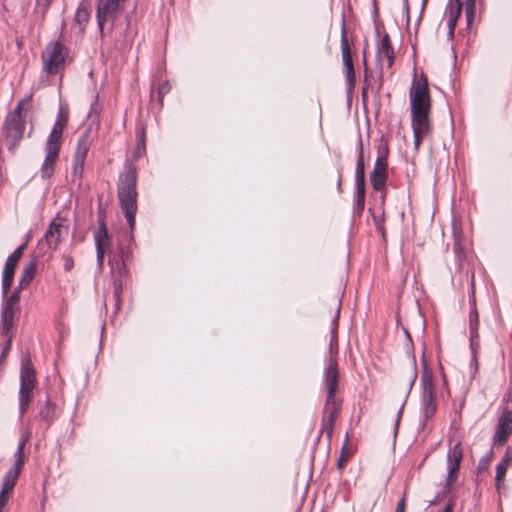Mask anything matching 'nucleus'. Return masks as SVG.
I'll return each mask as SVG.
<instances>
[{"label": "nucleus", "mask_w": 512, "mask_h": 512, "mask_svg": "<svg viewBox=\"0 0 512 512\" xmlns=\"http://www.w3.org/2000/svg\"><path fill=\"white\" fill-rule=\"evenodd\" d=\"M339 314H340V303L337 305L336 314L332 320L331 339H330L331 352L333 351L334 347H337V345H338L337 329H338Z\"/></svg>", "instance_id": "nucleus-30"}, {"label": "nucleus", "mask_w": 512, "mask_h": 512, "mask_svg": "<svg viewBox=\"0 0 512 512\" xmlns=\"http://www.w3.org/2000/svg\"><path fill=\"white\" fill-rule=\"evenodd\" d=\"M65 126L61 123L55 122L53 128L48 136L46 142V156L41 166V177L43 179L50 178L54 173V166L59 157L61 145H62V135Z\"/></svg>", "instance_id": "nucleus-3"}, {"label": "nucleus", "mask_w": 512, "mask_h": 512, "mask_svg": "<svg viewBox=\"0 0 512 512\" xmlns=\"http://www.w3.org/2000/svg\"><path fill=\"white\" fill-rule=\"evenodd\" d=\"M12 491H5V488H2L0 491V512L5 507L9 500V495Z\"/></svg>", "instance_id": "nucleus-41"}, {"label": "nucleus", "mask_w": 512, "mask_h": 512, "mask_svg": "<svg viewBox=\"0 0 512 512\" xmlns=\"http://www.w3.org/2000/svg\"><path fill=\"white\" fill-rule=\"evenodd\" d=\"M119 6L120 0H99L96 17L102 37L107 23L109 24L108 30L112 31Z\"/></svg>", "instance_id": "nucleus-8"}, {"label": "nucleus", "mask_w": 512, "mask_h": 512, "mask_svg": "<svg viewBox=\"0 0 512 512\" xmlns=\"http://www.w3.org/2000/svg\"><path fill=\"white\" fill-rule=\"evenodd\" d=\"M340 407V404H325L321 433H326L328 440H330L333 435L334 424L340 411Z\"/></svg>", "instance_id": "nucleus-18"}, {"label": "nucleus", "mask_w": 512, "mask_h": 512, "mask_svg": "<svg viewBox=\"0 0 512 512\" xmlns=\"http://www.w3.org/2000/svg\"><path fill=\"white\" fill-rule=\"evenodd\" d=\"M128 238L129 241H132V235L130 234L129 236H126Z\"/></svg>", "instance_id": "nucleus-55"}, {"label": "nucleus", "mask_w": 512, "mask_h": 512, "mask_svg": "<svg viewBox=\"0 0 512 512\" xmlns=\"http://www.w3.org/2000/svg\"><path fill=\"white\" fill-rule=\"evenodd\" d=\"M95 245L96 248L100 247L103 249H108L110 247L108 231L103 219H99V227L95 234Z\"/></svg>", "instance_id": "nucleus-26"}, {"label": "nucleus", "mask_w": 512, "mask_h": 512, "mask_svg": "<svg viewBox=\"0 0 512 512\" xmlns=\"http://www.w3.org/2000/svg\"><path fill=\"white\" fill-rule=\"evenodd\" d=\"M89 149H90L89 135H88V133H84L78 139V143H77V147H76V151H75L73 159L77 160V161L85 162Z\"/></svg>", "instance_id": "nucleus-25"}, {"label": "nucleus", "mask_w": 512, "mask_h": 512, "mask_svg": "<svg viewBox=\"0 0 512 512\" xmlns=\"http://www.w3.org/2000/svg\"><path fill=\"white\" fill-rule=\"evenodd\" d=\"M26 126L25 118L7 115L4 124V134L8 144V149L15 153L18 143L22 140Z\"/></svg>", "instance_id": "nucleus-7"}, {"label": "nucleus", "mask_w": 512, "mask_h": 512, "mask_svg": "<svg viewBox=\"0 0 512 512\" xmlns=\"http://www.w3.org/2000/svg\"><path fill=\"white\" fill-rule=\"evenodd\" d=\"M462 457H463V453H462L461 444L456 443L452 448H450L448 455H447L448 474H447L446 489L448 491L451 490L452 485L457 480Z\"/></svg>", "instance_id": "nucleus-14"}, {"label": "nucleus", "mask_w": 512, "mask_h": 512, "mask_svg": "<svg viewBox=\"0 0 512 512\" xmlns=\"http://www.w3.org/2000/svg\"><path fill=\"white\" fill-rule=\"evenodd\" d=\"M36 384V373L30 358H24L20 371V392L32 393Z\"/></svg>", "instance_id": "nucleus-16"}, {"label": "nucleus", "mask_w": 512, "mask_h": 512, "mask_svg": "<svg viewBox=\"0 0 512 512\" xmlns=\"http://www.w3.org/2000/svg\"><path fill=\"white\" fill-rule=\"evenodd\" d=\"M421 381L423 386L422 412L424 422L426 423L434 416L437 409L433 376L432 372L427 368L426 363H424V370L422 373Z\"/></svg>", "instance_id": "nucleus-5"}, {"label": "nucleus", "mask_w": 512, "mask_h": 512, "mask_svg": "<svg viewBox=\"0 0 512 512\" xmlns=\"http://www.w3.org/2000/svg\"><path fill=\"white\" fill-rule=\"evenodd\" d=\"M457 20L454 17H448L447 25L449 30H455Z\"/></svg>", "instance_id": "nucleus-47"}, {"label": "nucleus", "mask_w": 512, "mask_h": 512, "mask_svg": "<svg viewBox=\"0 0 512 512\" xmlns=\"http://www.w3.org/2000/svg\"><path fill=\"white\" fill-rule=\"evenodd\" d=\"M31 235L28 234L25 242L17 247L6 259L2 275V295L6 296L14 280L15 269L27 245Z\"/></svg>", "instance_id": "nucleus-6"}, {"label": "nucleus", "mask_w": 512, "mask_h": 512, "mask_svg": "<svg viewBox=\"0 0 512 512\" xmlns=\"http://www.w3.org/2000/svg\"><path fill=\"white\" fill-rule=\"evenodd\" d=\"M512 434V411L507 408L502 410L498 419L495 434L493 436L494 446H503Z\"/></svg>", "instance_id": "nucleus-13"}, {"label": "nucleus", "mask_w": 512, "mask_h": 512, "mask_svg": "<svg viewBox=\"0 0 512 512\" xmlns=\"http://www.w3.org/2000/svg\"><path fill=\"white\" fill-rule=\"evenodd\" d=\"M475 1L476 0H455V4L450 5L448 17H454L458 20L461 14V8L465 5V13L468 26L473 22L475 16Z\"/></svg>", "instance_id": "nucleus-19"}, {"label": "nucleus", "mask_w": 512, "mask_h": 512, "mask_svg": "<svg viewBox=\"0 0 512 512\" xmlns=\"http://www.w3.org/2000/svg\"><path fill=\"white\" fill-rule=\"evenodd\" d=\"M405 6H406V10L408 11V10H409V7H408V0H405Z\"/></svg>", "instance_id": "nucleus-54"}, {"label": "nucleus", "mask_w": 512, "mask_h": 512, "mask_svg": "<svg viewBox=\"0 0 512 512\" xmlns=\"http://www.w3.org/2000/svg\"><path fill=\"white\" fill-rule=\"evenodd\" d=\"M406 510V499L403 497L400 499L396 505V509L394 512H405Z\"/></svg>", "instance_id": "nucleus-45"}, {"label": "nucleus", "mask_w": 512, "mask_h": 512, "mask_svg": "<svg viewBox=\"0 0 512 512\" xmlns=\"http://www.w3.org/2000/svg\"><path fill=\"white\" fill-rule=\"evenodd\" d=\"M453 506H454V505H453V503H449V504L445 507V509H444V511H443V512H453Z\"/></svg>", "instance_id": "nucleus-49"}, {"label": "nucleus", "mask_w": 512, "mask_h": 512, "mask_svg": "<svg viewBox=\"0 0 512 512\" xmlns=\"http://www.w3.org/2000/svg\"><path fill=\"white\" fill-rule=\"evenodd\" d=\"M66 47L59 41L49 42L42 52L43 69L50 75L61 72L65 67Z\"/></svg>", "instance_id": "nucleus-4"}, {"label": "nucleus", "mask_w": 512, "mask_h": 512, "mask_svg": "<svg viewBox=\"0 0 512 512\" xmlns=\"http://www.w3.org/2000/svg\"><path fill=\"white\" fill-rule=\"evenodd\" d=\"M105 252H106V249H103L100 247L96 248L97 263H98L99 268L103 267Z\"/></svg>", "instance_id": "nucleus-44"}, {"label": "nucleus", "mask_w": 512, "mask_h": 512, "mask_svg": "<svg viewBox=\"0 0 512 512\" xmlns=\"http://www.w3.org/2000/svg\"><path fill=\"white\" fill-rule=\"evenodd\" d=\"M417 378V374L415 373L414 376H413V380H412V383L414 382V380Z\"/></svg>", "instance_id": "nucleus-56"}, {"label": "nucleus", "mask_w": 512, "mask_h": 512, "mask_svg": "<svg viewBox=\"0 0 512 512\" xmlns=\"http://www.w3.org/2000/svg\"><path fill=\"white\" fill-rule=\"evenodd\" d=\"M31 394L32 393H25L19 391V410L21 415H23L28 409Z\"/></svg>", "instance_id": "nucleus-34"}, {"label": "nucleus", "mask_w": 512, "mask_h": 512, "mask_svg": "<svg viewBox=\"0 0 512 512\" xmlns=\"http://www.w3.org/2000/svg\"><path fill=\"white\" fill-rule=\"evenodd\" d=\"M365 95H366V85L362 89V96H363V98L365 97Z\"/></svg>", "instance_id": "nucleus-51"}, {"label": "nucleus", "mask_w": 512, "mask_h": 512, "mask_svg": "<svg viewBox=\"0 0 512 512\" xmlns=\"http://www.w3.org/2000/svg\"><path fill=\"white\" fill-rule=\"evenodd\" d=\"M53 0H36L37 7L42 9V16L44 17L47 13Z\"/></svg>", "instance_id": "nucleus-42"}, {"label": "nucleus", "mask_w": 512, "mask_h": 512, "mask_svg": "<svg viewBox=\"0 0 512 512\" xmlns=\"http://www.w3.org/2000/svg\"><path fill=\"white\" fill-rule=\"evenodd\" d=\"M511 462H512V449L508 448L506 450L505 456L503 457L501 462L496 467V477H495V480H496V487H497L498 490L501 487V483L504 480V477H505L506 472H507V468H508V466L510 465Z\"/></svg>", "instance_id": "nucleus-24"}, {"label": "nucleus", "mask_w": 512, "mask_h": 512, "mask_svg": "<svg viewBox=\"0 0 512 512\" xmlns=\"http://www.w3.org/2000/svg\"><path fill=\"white\" fill-rule=\"evenodd\" d=\"M84 165L85 162L83 161H77L73 159V167H72V181L74 183L78 182L80 185L81 179L84 172Z\"/></svg>", "instance_id": "nucleus-31"}, {"label": "nucleus", "mask_w": 512, "mask_h": 512, "mask_svg": "<svg viewBox=\"0 0 512 512\" xmlns=\"http://www.w3.org/2000/svg\"><path fill=\"white\" fill-rule=\"evenodd\" d=\"M386 153H379L370 175V182L375 191L382 190L387 179L388 163Z\"/></svg>", "instance_id": "nucleus-15"}, {"label": "nucleus", "mask_w": 512, "mask_h": 512, "mask_svg": "<svg viewBox=\"0 0 512 512\" xmlns=\"http://www.w3.org/2000/svg\"><path fill=\"white\" fill-rule=\"evenodd\" d=\"M19 310L2 306L1 321H0V335H11L15 314Z\"/></svg>", "instance_id": "nucleus-22"}, {"label": "nucleus", "mask_w": 512, "mask_h": 512, "mask_svg": "<svg viewBox=\"0 0 512 512\" xmlns=\"http://www.w3.org/2000/svg\"><path fill=\"white\" fill-rule=\"evenodd\" d=\"M428 0H422V8H424L427 4Z\"/></svg>", "instance_id": "nucleus-53"}, {"label": "nucleus", "mask_w": 512, "mask_h": 512, "mask_svg": "<svg viewBox=\"0 0 512 512\" xmlns=\"http://www.w3.org/2000/svg\"><path fill=\"white\" fill-rule=\"evenodd\" d=\"M137 137V153L140 154L145 150V134L143 129L138 133Z\"/></svg>", "instance_id": "nucleus-38"}, {"label": "nucleus", "mask_w": 512, "mask_h": 512, "mask_svg": "<svg viewBox=\"0 0 512 512\" xmlns=\"http://www.w3.org/2000/svg\"><path fill=\"white\" fill-rule=\"evenodd\" d=\"M448 34H449V37L452 38L454 35V30H449Z\"/></svg>", "instance_id": "nucleus-52"}, {"label": "nucleus", "mask_w": 512, "mask_h": 512, "mask_svg": "<svg viewBox=\"0 0 512 512\" xmlns=\"http://www.w3.org/2000/svg\"><path fill=\"white\" fill-rule=\"evenodd\" d=\"M26 443L27 438H20L18 447L14 454L15 462L13 466L7 471L3 479L2 488H5V491H13L16 485L17 479L25 463L24 448Z\"/></svg>", "instance_id": "nucleus-9"}, {"label": "nucleus", "mask_w": 512, "mask_h": 512, "mask_svg": "<svg viewBox=\"0 0 512 512\" xmlns=\"http://www.w3.org/2000/svg\"><path fill=\"white\" fill-rule=\"evenodd\" d=\"M341 53H342V60L343 64L346 69V81L348 84V89L353 90L355 88L356 84V76H355V70H354V64L352 59V52H351V45L349 43L345 24L342 25L341 30Z\"/></svg>", "instance_id": "nucleus-10"}, {"label": "nucleus", "mask_w": 512, "mask_h": 512, "mask_svg": "<svg viewBox=\"0 0 512 512\" xmlns=\"http://www.w3.org/2000/svg\"><path fill=\"white\" fill-rule=\"evenodd\" d=\"M349 439H348V435H346V439H345V443L341 449V454H340V457L338 458V461H337V468L339 470L343 469L344 466L346 465V463L348 462L349 460V453L347 452V443H348Z\"/></svg>", "instance_id": "nucleus-33"}, {"label": "nucleus", "mask_w": 512, "mask_h": 512, "mask_svg": "<svg viewBox=\"0 0 512 512\" xmlns=\"http://www.w3.org/2000/svg\"><path fill=\"white\" fill-rule=\"evenodd\" d=\"M403 407H404V404L402 405V407L400 408V410L398 411V415H397V419H396V428L398 427L399 425V422H400V418H401V414H402V411H403Z\"/></svg>", "instance_id": "nucleus-48"}, {"label": "nucleus", "mask_w": 512, "mask_h": 512, "mask_svg": "<svg viewBox=\"0 0 512 512\" xmlns=\"http://www.w3.org/2000/svg\"><path fill=\"white\" fill-rule=\"evenodd\" d=\"M90 18V11L88 8L84 6H79L76 14H75V21L79 24L81 29H83V26L87 24Z\"/></svg>", "instance_id": "nucleus-32"}, {"label": "nucleus", "mask_w": 512, "mask_h": 512, "mask_svg": "<svg viewBox=\"0 0 512 512\" xmlns=\"http://www.w3.org/2000/svg\"><path fill=\"white\" fill-rule=\"evenodd\" d=\"M119 249H120V253H121L122 266L119 268L118 275L115 276L114 281H113V287H114L113 295H114L117 307H119L120 302H121V292L123 289L122 277L127 272L125 263H126V261L129 260V258L131 256V251L129 250V248L124 249L123 246L120 245Z\"/></svg>", "instance_id": "nucleus-17"}, {"label": "nucleus", "mask_w": 512, "mask_h": 512, "mask_svg": "<svg viewBox=\"0 0 512 512\" xmlns=\"http://www.w3.org/2000/svg\"><path fill=\"white\" fill-rule=\"evenodd\" d=\"M356 186H365V165L362 144H360V152L356 166Z\"/></svg>", "instance_id": "nucleus-27"}, {"label": "nucleus", "mask_w": 512, "mask_h": 512, "mask_svg": "<svg viewBox=\"0 0 512 512\" xmlns=\"http://www.w3.org/2000/svg\"><path fill=\"white\" fill-rule=\"evenodd\" d=\"M324 376L327 386V398L325 404H340L338 399L335 397L339 383V372L336 359L330 358L329 363L325 369Z\"/></svg>", "instance_id": "nucleus-12"}, {"label": "nucleus", "mask_w": 512, "mask_h": 512, "mask_svg": "<svg viewBox=\"0 0 512 512\" xmlns=\"http://www.w3.org/2000/svg\"><path fill=\"white\" fill-rule=\"evenodd\" d=\"M0 337L3 338V340L5 342V346H4V349L2 352V356H5L10 350L12 335H0Z\"/></svg>", "instance_id": "nucleus-43"}, {"label": "nucleus", "mask_w": 512, "mask_h": 512, "mask_svg": "<svg viewBox=\"0 0 512 512\" xmlns=\"http://www.w3.org/2000/svg\"><path fill=\"white\" fill-rule=\"evenodd\" d=\"M22 289H19V286L8 296V293L6 296L3 295L4 301L2 306H6L9 308L17 309L19 310V301H20V291Z\"/></svg>", "instance_id": "nucleus-29"}, {"label": "nucleus", "mask_w": 512, "mask_h": 512, "mask_svg": "<svg viewBox=\"0 0 512 512\" xmlns=\"http://www.w3.org/2000/svg\"><path fill=\"white\" fill-rule=\"evenodd\" d=\"M169 90H170V86H169L168 83H165V84H163L162 86L159 87L158 94H159V97H160V101H162L163 95L168 93Z\"/></svg>", "instance_id": "nucleus-46"}, {"label": "nucleus", "mask_w": 512, "mask_h": 512, "mask_svg": "<svg viewBox=\"0 0 512 512\" xmlns=\"http://www.w3.org/2000/svg\"><path fill=\"white\" fill-rule=\"evenodd\" d=\"M39 416L41 420L50 425L55 419V405L50 400H47L40 408Z\"/></svg>", "instance_id": "nucleus-28"}, {"label": "nucleus", "mask_w": 512, "mask_h": 512, "mask_svg": "<svg viewBox=\"0 0 512 512\" xmlns=\"http://www.w3.org/2000/svg\"><path fill=\"white\" fill-rule=\"evenodd\" d=\"M469 304L471 307L470 315H469V326H470V334L471 336H477L478 327H479V315L476 308V299H475V286H474V275L471 278V290L469 295Z\"/></svg>", "instance_id": "nucleus-20"}, {"label": "nucleus", "mask_w": 512, "mask_h": 512, "mask_svg": "<svg viewBox=\"0 0 512 512\" xmlns=\"http://www.w3.org/2000/svg\"><path fill=\"white\" fill-rule=\"evenodd\" d=\"M363 64L365 66V79H366L367 78L368 69H367V61H366L365 57H364V60H363Z\"/></svg>", "instance_id": "nucleus-50"}, {"label": "nucleus", "mask_w": 512, "mask_h": 512, "mask_svg": "<svg viewBox=\"0 0 512 512\" xmlns=\"http://www.w3.org/2000/svg\"><path fill=\"white\" fill-rule=\"evenodd\" d=\"M68 119H69V113L66 109L64 108H60L59 109V112L57 114V119H56V122L57 123H61L62 125H64L66 127L67 123H68Z\"/></svg>", "instance_id": "nucleus-37"}, {"label": "nucleus", "mask_w": 512, "mask_h": 512, "mask_svg": "<svg viewBox=\"0 0 512 512\" xmlns=\"http://www.w3.org/2000/svg\"><path fill=\"white\" fill-rule=\"evenodd\" d=\"M356 208L361 212L365 204V186H356Z\"/></svg>", "instance_id": "nucleus-35"}, {"label": "nucleus", "mask_w": 512, "mask_h": 512, "mask_svg": "<svg viewBox=\"0 0 512 512\" xmlns=\"http://www.w3.org/2000/svg\"><path fill=\"white\" fill-rule=\"evenodd\" d=\"M63 268L66 272H69L74 267V260L70 255H63Z\"/></svg>", "instance_id": "nucleus-40"}, {"label": "nucleus", "mask_w": 512, "mask_h": 512, "mask_svg": "<svg viewBox=\"0 0 512 512\" xmlns=\"http://www.w3.org/2000/svg\"><path fill=\"white\" fill-rule=\"evenodd\" d=\"M409 97L414 148L418 151L422 141L432 132V124L429 119L432 99L429 92L428 79L424 73L413 79Z\"/></svg>", "instance_id": "nucleus-1"}, {"label": "nucleus", "mask_w": 512, "mask_h": 512, "mask_svg": "<svg viewBox=\"0 0 512 512\" xmlns=\"http://www.w3.org/2000/svg\"><path fill=\"white\" fill-rule=\"evenodd\" d=\"M29 99H30V98H27V99H23V100H21V101L17 104V106L15 107V109H14L11 113H9L8 115H9V116H16L17 118H24V117L22 116V111L24 110V104H25V102H28V101H29Z\"/></svg>", "instance_id": "nucleus-36"}, {"label": "nucleus", "mask_w": 512, "mask_h": 512, "mask_svg": "<svg viewBox=\"0 0 512 512\" xmlns=\"http://www.w3.org/2000/svg\"><path fill=\"white\" fill-rule=\"evenodd\" d=\"M383 57H386L388 62V67H391L394 63V49L391 44V40L388 34H385L377 48V59L381 61Z\"/></svg>", "instance_id": "nucleus-21"}, {"label": "nucleus", "mask_w": 512, "mask_h": 512, "mask_svg": "<svg viewBox=\"0 0 512 512\" xmlns=\"http://www.w3.org/2000/svg\"><path fill=\"white\" fill-rule=\"evenodd\" d=\"M136 183V171L131 168L120 175L118 183L119 203L131 231H133L135 226V215L137 211Z\"/></svg>", "instance_id": "nucleus-2"}, {"label": "nucleus", "mask_w": 512, "mask_h": 512, "mask_svg": "<svg viewBox=\"0 0 512 512\" xmlns=\"http://www.w3.org/2000/svg\"><path fill=\"white\" fill-rule=\"evenodd\" d=\"M63 232L67 233L68 227L56 220H53L49 224L44 237L38 243L39 250L42 253H45V246H47L48 249H57L61 242Z\"/></svg>", "instance_id": "nucleus-11"}, {"label": "nucleus", "mask_w": 512, "mask_h": 512, "mask_svg": "<svg viewBox=\"0 0 512 512\" xmlns=\"http://www.w3.org/2000/svg\"><path fill=\"white\" fill-rule=\"evenodd\" d=\"M493 452L490 451L488 455L484 456L479 461V470H486L491 462Z\"/></svg>", "instance_id": "nucleus-39"}, {"label": "nucleus", "mask_w": 512, "mask_h": 512, "mask_svg": "<svg viewBox=\"0 0 512 512\" xmlns=\"http://www.w3.org/2000/svg\"><path fill=\"white\" fill-rule=\"evenodd\" d=\"M37 266L38 262L36 258H33L29 263L25 265L19 279V289L26 288L32 282L37 270Z\"/></svg>", "instance_id": "nucleus-23"}]
</instances>
